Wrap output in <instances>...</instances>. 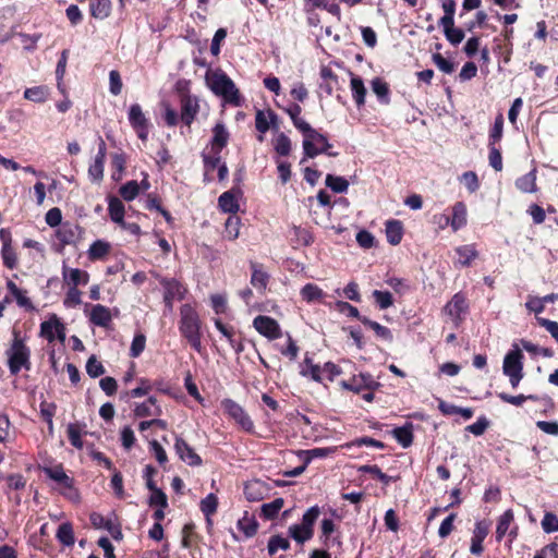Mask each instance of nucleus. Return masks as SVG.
I'll return each mask as SVG.
<instances>
[{
  "label": "nucleus",
  "instance_id": "1",
  "mask_svg": "<svg viewBox=\"0 0 558 558\" xmlns=\"http://www.w3.org/2000/svg\"><path fill=\"white\" fill-rule=\"evenodd\" d=\"M203 322L198 312L191 304L185 303L180 307L179 331L183 339L187 341L193 350L202 354L204 347L202 344L203 338Z\"/></svg>",
  "mask_w": 558,
  "mask_h": 558
},
{
  "label": "nucleus",
  "instance_id": "2",
  "mask_svg": "<svg viewBox=\"0 0 558 558\" xmlns=\"http://www.w3.org/2000/svg\"><path fill=\"white\" fill-rule=\"evenodd\" d=\"M12 341L5 350L7 364L11 375L16 376L22 369L31 371V348L26 344V338L21 331L13 329Z\"/></svg>",
  "mask_w": 558,
  "mask_h": 558
},
{
  "label": "nucleus",
  "instance_id": "3",
  "mask_svg": "<svg viewBox=\"0 0 558 558\" xmlns=\"http://www.w3.org/2000/svg\"><path fill=\"white\" fill-rule=\"evenodd\" d=\"M206 85L216 95L221 97L225 102L239 107L242 104V97L234 82L220 69H209L205 74Z\"/></svg>",
  "mask_w": 558,
  "mask_h": 558
},
{
  "label": "nucleus",
  "instance_id": "4",
  "mask_svg": "<svg viewBox=\"0 0 558 558\" xmlns=\"http://www.w3.org/2000/svg\"><path fill=\"white\" fill-rule=\"evenodd\" d=\"M301 133L304 136L303 150L306 157L315 158L319 154H327L331 157H336L338 155V153L329 151L332 145L329 143L327 136L313 129L311 124Z\"/></svg>",
  "mask_w": 558,
  "mask_h": 558
},
{
  "label": "nucleus",
  "instance_id": "5",
  "mask_svg": "<svg viewBox=\"0 0 558 558\" xmlns=\"http://www.w3.org/2000/svg\"><path fill=\"white\" fill-rule=\"evenodd\" d=\"M41 470L48 478L59 485V490L62 496L70 500H76L78 498V490L74 487V478L65 473L62 463L53 466H43Z\"/></svg>",
  "mask_w": 558,
  "mask_h": 558
},
{
  "label": "nucleus",
  "instance_id": "6",
  "mask_svg": "<svg viewBox=\"0 0 558 558\" xmlns=\"http://www.w3.org/2000/svg\"><path fill=\"white\" fill-rule=\"evenodd\" d=\"M221 408L225 414L234 421V423L248 434L255 433V425L248 413L242 405L232 399L226 398L221 401Z\"/></svg>",
  "mask_w": 558,
  "mask_h": 558
},
{
  "label": "nucleus",
  "instance_id": "7",
  "mask_svg": "<svg viewBox=\"0 0 558 558\" xmlns=\"http://www.w3.org/2000/svg\"><path fill=\"white\" fill-rule=\"evenodd\" d=\"M469 301L463 292H457L442 307V313L447 315L454 328H459L469 313Z\"/></svg>",
  "mask_w": 558,
  "mask_h": 558
},
{
  "label": "nucleus",
  "instance_id": "8",
  "mask_svg": "<svg viewBox=\"0 0 558 558\" xmlns=\"http://www.w3.org/2000/svg\"><path fill=\"white\" fill-rule=\"evenodd\" d=\"M159 283L163 289V303L169 312L173 310V301L184 299L186 288L175 278L161 277Z\"/></svg>",
  "mask_w": 558,
  "mask_h": 558
},
{
  "label": "nucleus",
  "instance_id": "9",
  "mask_svg": "<svg viewBox=\"0 0 558 558\" xmlns=\"http://www.w3.org/2000/svg\"><path fill=\"white\" fill-rule=\"evenodd\" d=\"M128 119L130 125L135 131L137 137L142 141H147L150 129V122L143 112L141 105L133 104L130 106Z\"/></svg>",
  "mask_w": 558,
  "mask_h": 558
},
{
  "label": "nucleus",
  "instance_id": "10",
  "mask_svg": "<svg viewBox=\"0 0 558 558\" xmlns=\"http://www.w3.org/2000/svg\"><path fill=\"white\" fill-rule=\"evenodd\" d=\"M340 386L349 391L361 393L364 390H374L379 386L371 374L360 373L357 375H353L348 380H341Z\"/></svg>",
  "mask_w": 558,
  "mask_h": 558
},
{
  "label": "nucleus",
  "instance_id": "11",
  "mask_svg": "<svg viewBox=\"0 0 558 558\" xmlns=\"http://www.w3.org/2000/svg\"><path fill=\"white\" fill-rule=\"evenodd\" d=\"M253 327L258 331V333L270 340H276L282 337L280 325L270 316H256L253 320Z\"/></svg>",
  "mask_w": 558,
  "mask_h": 558
},
{
  "label": "nucleus",
  "instance_id": "12",
  "mask_svg": "<svg viewBox=\"0 0 558 558\" xmlns=\"http://www.w3.org/2000/svg\"><path fill=\"white\" fill-rule=\"evenodd\" d=\"M180 119L184 125L190 128L199 112V100L196 96L183 95L182 99L180 100Z\"/></svg>",
  "mask_w": 558,
  "mask_h": 558
},
{
  "label": "nucleus",
  "instance_id": "13",
  "mask_svg": "<svg viewBox=\"0 0 558 558\" xmlns=\"http://www.w3.org/2000/svg\"><path fill=\"white\" fill-rule=\"evenodd\" d=\"M83 229L78 223L63 222L57 230L56 236L62 246L75 244L82 236Z\"/></svg>",
  "mask_w": 558,
  "mask_h": 558
},
{
  "label": "nucleus",
  "instance_id": "14",
  "mask_svg": "<svg viewBox=\"0 0 558 558\" xmlns=\"http://www.w3.org/2000/svg\"><path fill=\"white\" fill-rule=\"evenodd\" d=\"M251 268V284L257 290L260 295H264L270 280V275L265 270L263 264L250 262Z\"/></svg>",
  "mask_w": 558,
  "mask_h": 558
},
{
  "label": "nucleus",
  "instance_id": "15",
  "mask_svg": "<svg viewBox=\"0 0 558 558\" xmlns=\"http://www.w3.org/2000/svg\"><path fill=\"white\" fill-rule=\"evenodd\" d=\"M523 353L517 344H513V349L510 350L505 359L502 371L506 376L510 374H521L523 373Z\"/></svg>",
  "mask_w": 558,
  "mask_h": 558
},
{
  "label": "nucleus",
  "instance_id": "16",
  "mask_svg": "<svg viewBox=\"0 0 558 558\" xmlns=\"http://www.w3.org/2000/svg\"><path fill=\"white\" fill-rule=\"evenodd\" d=\"M62 279L68 287L77 288L78 286H86L88 283L89 274L80 268H70L63 262Z\"/></svg>",
  "mask_w": 558,
  "mask_h": 558
},
{
  "label": "nucleus",
  "instance_id": "17",
  "mask_svg": "<svg viewBox=\"0 0 558 558\" xmlns=\"http://www.w3.org/2000/svg\"><path fill=\"white\" fill-rule=\"evenodd\" d=\"M174 448L180 459L191 466H199L203 463L202 458L195 450L181 437L175 438Z\"/></svg>",
  "mask_w": 558,
  "mask_h": 558
},
{
  "label": "nucleus",
  "instance_id": "18",
  "mask_svg": "<svg viewBox=\"0 0 558 558\" xmlns=\"http://www.w3.org/2000/svg\"><path fill=\"white\" fill-rule=\"evenodd\" d=\"M88 319L95 326L108 328L112 322V314L109 307L95 304L90 306Z\"/></svg>",
  "mask_w": 558,
  "mask_h": 558
},
{
  "label": "nucleus",
  "instance_id": "19",
  "mask_svg": "<svg viewBox=\"0 0 558 558\" xmlns=\"http://www.w3.org/2000/svg\"><path fill=\"white\" fill-rule=\"evenodd\" d=\"M450 227L453 232L462 229L468 223V208L464 202H456L449 216Z\"/></svg>",
  "mask_w": 558,
  "mask_h": 558
},
{
  "label": "nucleus",
  "instance_id": "20",
  "mask_svg": "<svg viewBox=\"0 0 558 558\" xmlns=\"http://www.w3.org/2000/svg\"><path fill=\"white\" fill-rule=\"evenodd\" d=\"M229 138L230 133L226 125L222 122L216 123L213 128V137L210 140L211 151H222V149L227 147Z\"/></svg>",
  "mask_w": 558,
  "mask_h": 558
},
{
  "label": "nucleus",
  "instance_id": "21",
  "mask_svg": "<svg viewBox=\"0 0 558 558\" xmlns=\"http://www.w3.org/2000/svg\"><path fill=\"white\" fill-rule=\"evenodd\" d=\"M350 87L352 92V97L355 101L356 107L361 108L365 105V97L367 94L366 87L364 85L362 77L355 75L352 72H350Z\"/></svg>",
  "mask_w": 558,
  "mask_h": 558
},
{
  "label": "nucleus",
  "instance_id": "22",
  "mask_svg": "<svg viewBox=\"0 0 558 558\" xmlns=\"http://www.w3.org/2000/svg\"><path fill=\"white\" fill-rule=\"evenodd\" d=\"M266 485L259 480H253L244 485V496L248 501H260L266 495Z\"/></svg>",
  "mask_w": 558,
  "mask_h": 558
},
{
  "label": "nucleus",
  "instance_id": "23",
  "mask_svg": "<svg viewBox=\"0 0 558 558\" xmlns=\"http://www.w3.org/2000/svg\"><path fill=\"white\" fill-rule=\"evenodd\" d=\"M456 253L459 258L454 263L456 266L469 267L478 257V252L474 244H465L458 246Z\"/></svg>",
  "mask_w": 558,
  "mask_h": 558
},
{
  "label": "nucleus",
  "instance_id": "24",
  "mask_svg": "<svg viewBox=\"0 0 558 558\" xmlns=\"http://www.w3.org/2000/svg\"><path fill=\"white\" fill-rule=\"evenodd\" d=\"M108 201V214L114 223L118 226L124 221V215H125V207L123 202L113 195H109L107 197Z\"/></svg>",
  "mask_w": 558,
  "mask_h": 558
},
{
  "label": "nucleus",
  "instance_id": "25",
  "mask_svg": "<svg viewBox=\"0 0 558 558\" xmlns=\"http://www.w3.org/2000/svg\"><path fill=\"white\" fill-rule=\"evenodd\" d=\"M128 156L124 151L120 150L111 155V179L114 182H119L123 178V173L126 169Z\"/></svg>",
  "mask_w": 558,
  "mask_h": 558
},
{
  "label": "nucleus",
  "instance_id": "26",
  "mask_svg": "<svg viewBox=\"0 0 558 558\" xmlns=\"http://www.w3.org/2000/svg\"><path fill=\"white\" fill-rule=\"evenodd\" d=\"M218 206L223 213L236 215L239 211V202L234 189L223 192L218 198Z\"/></svg>",
  "mask_w": 558,
  "mask_h": 558
},
{
  "label": "nucleus",
  "instance_id": "27",
  "mask_svg": "<svg viewBox=\"0 0 558 558\" xmlns=\"http://www.w3.org/2000/svg\"><path fill=\"white\" fill-rule=\"evenodd\" d=\"M386 238L391 245H398L403 238V225L400 220L391 219L386 222Z\"/></svg>",
  "mask_w": 558,
  "mask_h": 558
},
{
  "label": "nucleus",
  "instance_id": "28",
  "mask_svg": "<svg viewBox=\"0 0 558 558\" xmlns=\"http://www.w3.org/2000/svg\"><path fill=\"white\" fill-rule=\"evenodd\" d=\"M514 523V514L512 509L506 510L497 521L496 527V541L501 542V539L506 536L507 532Z\"/></svg>",
  "mask_w": 558,
  "mask_h": 558
},
{
  "label": "nucleus",
  "instance_id": "29",
  "mask_svg": "<svg viewBox=\"0 0 558 558\" xmlns=\"http://www.w3.org/2000/svg\"><path fill=\"white\" fill-rule=\"evenodd\" d=\"M282 110L289 116L292 121V124L296 130L302 132L306 126L310 125L302 117V107L298 102H292L288 107L282 108Z\"/></svg>",
  "mask_w": 558,
  "mask_h": 558
},
{
  "label": "nucleus",
  "instance_id": "30",
  "mask_svg": "<svg viewBox=\"0 0 558 558\" xmlns=\"http://www.w3.org/2000/svg\"><path fill=\"white\" fill-rule=\"evenodd\" d=\"M444 29L446 39L452 45L458 46L465 37L463 29L456 27L454 21L438 24Z\"/></svg>",
  "mask_w": 558,
  "mask_h": 558
},
{
  "label": "nucleus",
  "instance_id": "31",
  "mask_svg": "<svg viewBox=\"0 0 558 558\" xmlns=\"http://www.w3.org/2000/svg\"><path fill=\"white\" fill-rule=\"evenodd\" d=\"M89 13L97 20L107 19L111 13V0H90Z\"/></svg>",
  "mask_w": 558,
  "mask_h": 558
},
{
  "label": "nucleus",
  "instance_id": "32",
  "mask_svg": "<svg viewBox=\"0 0 558 558\" xmlns=\"http://www.w3.org/2000/svg\"><path fill=\"white\" fill-rule=\"evenodd\" d=\"M392 435L403 448H409L414 438L412 423H407L403 426L393 428Z\"/></svg>",
  "mask_w": 558,
  "mask_h": 558
},
{
  "label": "nucleus",
  "instance_id": "33",
  "mask_svg": "<svg viewBox=\"0 0 558 558\" xmlns=\"http://www.w3.org/2000/svg\"><path fill=\"white\" fill-rule=\"evenodd\" d=\"M56 538L65 547H72L75 543L73 525L70 522L61 523L57 530Z\"/></svg>",
  "mask_w": 558,
  "mask_h": 558
},
{
  "label": "nucleus",
  "instance_id": "34",
  "mask_svg": "<svg viewBox=\"0 0 558 558\" xmlns=\"http://www.w3.org/2000/svg\"><path fill=\"white\" fill-rule=\"evenodd\" d=\"M371 86L380 104L388 105L390 102V88L386 81L375 77L372 80Z\"/></svg>",
  "mask_w": 558,
  "mask_h": 558
},
{
  "label": "nucleus",
  "instance_id": "35",
  "mask_svg": "<svg viewBox=\"0 0 558 558\" xmlns=\"http://www.w3.org/2000/svg\"><path fill=\"white\" fill-rule=\"evenodd\" d=\"M236 526L245 537L250 538L256 535L259 524L254 517H250L248 512L245 511L244 515L238 520Z\"/></svg>",
  "mask_w": 558,
  "mask_h": 558
},
{
  "label": "nucleus",
  "instance_id": "36",
  "mask_svg": "<svg viewBox=\"0 0 558 558\" xmlns=\"http://www.w3.org/2000/svg\"><path fill=\"white\" fill-rule=\"evenodd\" d=\"M284 505L283 498H276L270 502L263 504L260 507V517L264 520H274L278 517Z\"/></svg>",
  "mask_w": 558,
  "mask_h": 558
},
{
  "label": "nucleus",
  "instance_id": "37",
  "mask_svg": "<svg viewBox=\"0 0 558 558\" xmlns=\"http://www.w3.org/2000/svg\"><path fill=\"white\" fill-rule=\"evenodd\" d=\"M361 323L364 326L371 328L378 338H380L387 342H392L393 336H392L391 330L388 327L383 326L379 323L369 319L368 317L361 318Z\"/></svg>",
  "mask_w": 558,
  "mask_h": 558
},
{
  "label": "nucleus",
  "instance_id": "38",
  "mask_svg": "<svg viewBox=\"0 0 558 558\" xmlns=\"http://www.w3.org/2000/svg\"><path fill=\"white\" fill-rule=\"evenodd\" d=\"M290 541L281 534L270 536L267 544V551L270 557L275 556L278 550L287 551L290 549Z\"/></svg>",
  "mask_w": 558,
  "mask_h": 558
},
{
  "label": "nucleus",
  "instance_id": "39",
  "mask_svg": "<svg viewBox=\"0 0 558 558\" xmlns=\"http://www.w3.org/2000/svg\"><path fill=\"white\" fill-rule=\"evenodd\" d=\"M302 300L307 303L322 302L325 293L315 283H306L300 291Z\"/></svg>",
  "mask_w": 558,
  "mask_h": 558
},
{
  "label": "nucleus",
  "instance_id": "40",
  "mask_svg": "<svg viewBox=\"0 0 558 558\" xmlns=\"http://www.w3.org/2000/svg\"><path fill=\"white\" fill-rule=\"evenodd\" d=\"M288 535L298 544L303 545L305 542L312 539L314 530L303 527L300 524H292L288 529Z\"/></svg>",
  "mask_w": 558,
  "mask_h": 558
},
{
  "label": "nucleus",
  "instance_id": "41",
  "mask_svg": "<svg viewBox=\"0 0 558 558\" xmlns=\"http://www.w3.org/2000/svg\"><path fill=\"white\" fill-rule=\"evenodd\" d=\"M48 96L49 89L45 85L29 87L24 90V98L36 104L45 102Z\"/></svg>",
  "mask_w": 558,
  "mask_h": 558
},
{
  "label": "nucleus",
  "instance_id": "42",
  "mask_svg": "<svg viewBox=\"0 0 558 558\" xmlns=\"http://www.w3.org/2000/svg\"><path fill=\"white\" fill-rule=\"evenodd\" d=\"M291 241L299 246H310L314 242V236L308 229L294 226Z\"/></svg>",
  "mask_w": 558,
  "mask_h": 558
},
{
  "label": "nucleus",
  "instance_id": "43",
  "mask_svg": "<svg viewBox=\"0 0 558 558\" xmlns=\"http://www.w3.org/2000/svg\"><path fill=\"white\" fill-rule=\"evenodd\" d=\"M515 186L523 193H534L536 187V173L535 170L527 172L515 181Z\"/></svg>",
  "mask_w": 558,
  "mask_h": 558
},
{
  "label": "nucleus",
  "instance_id": "44",
  "mask_svg": "<svg viewBox=\"0 0 558 558\" xmlns=\"http://www.w3.org/2000/svg\"><path fill=\"white\" fill-rule=\"evenodd\" d=\"M138 384L140 385L136 388L121 393V399L141 398L148 395L149 391L153 389L151 381L148 378H138Z\"/></svg>",
  "mask_w": 558,
  "mask_h": 558
},
{
  "label": "nucleus",
  "instance_id": "45",
  "mask_svg": "<svg viewBox=\"0 0 558 558\" xmlns=\"http://www.w3.org/2000/svg\"><path fill=\"white\" fill-rule=\"evenodd\" d=\"M110 252V244L102 240L94 241L88 248V258L90 260L102 259Z\"/></svg>",
  "mask_w": 558,
  "mask_h": 558
},
{
  "label": "nucleus",
  "instance_id": "46",
  "mask_svg": "<svg viewBox=\"0 0 558 558\" xmlns=\"http://www.w3.org/2000/svg\"><path fill=\"white\" fill-rule=\"evenodd\" d=\"M304 365L302 366V369H301V374L303 376H308L311 377L313 380L317 381V383H322L323 381V372H322V368L314 364L313 363V360L311 357H308L307 355L305 356L304 359Z\"/></svg>",
  "mask_w": 558,
  "mask_h": 558
},
{
  "label": "nucleus",
  "instance_id": "47",
  "mask_svg": "<svg viewBox=\"0 0 558 558\" xmlns=\"http://www.w3.org/2000/svg\"><path fill=\"white\" fill-rule=\"evenodd\" d=\"M241 219L236 215H230L225 223L226 238L229 241H234L240 234Z\"/></svg>",
  "mask_w": 558,
  "mask_h": 558
},
{
  "label": "nucleus",
  "instance_id": "48",
  "mask_svg": "<svg viewBox=\"0 0 558 558\" xmlns=\"http://www.w3.org/2000/svg\"><path fill=\"white\" fill-rule=\"evenodd\" d=\"M221 151H211L209 154H206L205 151L202 153V159L204 163V170H205V181L207 180L206 177L209 172L214 171L220 163H221Z\"/></svg>",
  "mask_w": 558,
  "mask_h": 558
},
{
  "label": "nucleus",
  "instance_id": "49",
  "mask_svg": "<svg viewBox=\"0 0 558 558\" xmlns=\"http://www.w3.org/2000/svg\"><path fill=\"white\" fill-rule=\"evenodd\" d=\"M119 194L122 199L131 202L135 199L140 194V184L135 180L128 181L119 189Z\"/></svg>",
  "mask_w": 558,
  "mask_h": 558
},
{
  "label": "nucleus",
  "instance_id": "50",
  "mask_svg": "<svg viewBox=\"0 0 558 558\" xmlns=\"http://www.w3.org/2000/svg\"><path fill=\"white\" fill-rule=\"evenodd\" d=\"M89 521H90V524L93 525L94 529H105L107 530L109 533L113 530V527L117 525V523L110 519V518H105L101 513L99 512H92L89 514Z\"/></svg>",
  "mask_w": 558,
  "mask_h": 558
},
{
  "label": "nucleus",
  "instance_id": "51",
  "mask_svg": "<svg viewBox=\"0 0 558 558\" xmlns=\"http://www.w3.org/2000/svg\"><path fill=\"white\" fill-rule=\"evenodd\" d=\"M218 505V497L210 493L201 500L199 509L205 517H211L217 512Z\"/></svg>",
  "mask_w": 558,
  "mask_h": 558
},
{
  "label": "nucleus",
  "instance_id": "52",
  "mask_svg": "<svg viewBox=\"0 0 558 558\" xmlns=\"http://www.w3.org/2000/svg\"><path fill=\"white\" fill-rule=\"evenodd\" d=\"M1 258L3 262L4 267H7L10 270H13L17 268L19 266V258L17 253L13 245L1 247Z\"/></svg>",
  "mask_w": 558,
  "mask_h": 558
},
{
  "label": "nucleus",
  "instance_id": "53",
  "mask_svg": "<svg viewBox=\"0 0 558 558\" xmlns=\"http://www.w3.org/2000/svg\"><path fill=\"white\" fill-rule=\"evenodd\" d=\"M66 435L70 444L76 449H82L84 444L82 440V428L77 423H70L66 427Z\"/></svg>",
  "mask_w": 558,
  "mask_h": 558
},
{
  "label": "nucleus",
  "instance_id": "54",
  "mask_svg": "<svg viewBox=\"0 0 558 558\" xmlns=\"http://www.w3.org/2000/svg\"><path fill=\"white\" fill-rule=\"evenodd\" d=\"M274 148L279 156L287 157L291 153V140L281 132L274 141Z\"/></svg>",
  "mask_w": 558,
  "mask_h": 558
},
{
  "label": "nucleus",
  "instance_id": "55",
  "mask_svg": "<svg viewBox=\"0 0 558 558\" xmlns=\"http://www.w3.org/2000/svg\"><path fill=\"white\" fill-rule=\"evenodd\" d=\"M135 417L160 416L162 414L161 407L150 408L145 401L136 403L133 409Z\"/></svg>",
  "mask_w": 558,
  "mask_h": 558
},
{
  "label": "nucleus",
  "instance_id": "56",
  "mask_svg": "<svg viewBox=\"0 0 558 558\" xmlns=\"http://www.w3.org/2000/svg\"><path fill=\"white\" fill-rule=\"evenodd\" d=\"M326 185L329 189H331L335 193H344L349 187V182L343 177L327 174Z\"/></svg>",
  "mask_w": 558,
  "mask_h": 558
},
{
  "label": "nucleus",
  "instance_id": "57",
  "mask_svg": "<svg viewBox=\"0 0 558 558\" xmlns=\"http://www.w3.org/2000/svg\"><path fill=\"white\" fill-rule=\"evenodd\" d=\"M504 130V117L499 114L496 117L493 128L489 131L488 146H496L501 141Z\"/></svg>",
  "mask_w": 558,
  "mask_h": 558
},
{
  "label": "nucleus",
  "instance_id": "58",
  "mask_svg": "<svg viewBox=\"0 0 558 558\" xmlns=\"http://www.w3.org/2000/svg\"><path fill=\"white\" fill-rule=\"evenodd\" d=\"M56 319H58L57 315H52L48 320H45L40 324V336L48 342H52L56 339Z\"/></svg>",
  "mask_w": 558,
  "mask_h": 558
},
{
  "label": "nucleus",
  "instance_id": "59",
  "mask_svg": "<svg viewBox=\"0 0 558 558\" xmlns=\"http://www.w3.org/2000/svg\"><path fill=\"white\" fill-rule=\"evenodd\" d=\"M319 514L320 509L318 506L308 508L303 514L300 525L310 530H314L315 522L317 521Z\"/></svg>",
  "mask_w": 558,
  "mask_h": 558
},
{
  "label": "nucleus",
  "instance_id": "60",
  "mask_svg": "<svg viewBox=\"0 0 558 558\" xmlns=\"http://www.w3.org/2000/svg\"><path fill=\"white\" fill-rule=\"evenodd\" d=\"M373 298L380 310H386L393 304V296L389 291L374 290Z\"/></svg>",
  "mask_w": 558,
  "mask_h": 558
},
{
  "label": "nucleus",
  "instance_id": "61",
  "mask_svg": "<svg viewBox=\"0 0 558 558\" xmlns=\"http://www.w3.org/2000/svg\"><path fill=\"white\" fill-rule=\"evenodd\" d=\"M149 490L151 492V494L148 498V505L150 507H160V508L168 507V497L160 488L155 487Z\"/></svg>",
  "mask_w": 558,
  "mask_h": 558
},
{
  "label": "nucleus",
  "instance_id": "62",
  "mask_svg": "<svg viewBox=\"0 0 558 558\" xmlns=\"http://www.w3.org/2000/svg\"><path fill=\"white\" fill-rule=\"evenodd\" d=\"M81 295H82V292L78 290V288H74V287L70 288L69 287V289L65 293L64 300H63V305L66 308H74V307L78 306L82 303Z\"/></svg>",
  "mask_w": 558,
  "mask_h": 558
},
{
  "label": "nucleus",
  "instance_id": "63",
  "mask_svg": "<svg viewBox=\"0 0 558 558\" xmlns=\"http://www.w3.org/2000/svg\"><path fill=\"white\" fill-rule=\"evenodd\" d=\"M214 324L215 327L222 333V336L227 338L230 345L239 338L234 327L223 324L221 319H214Z\"/></svg>",
  "mask_w": 558,
  "mask_h": 558
},
{
  "label": "nucleus",
  "instance_id": "64",
  "mask_svg": "<svg viewBox=\"0 0 558 558\" xmlns=\"http://www.w3.org/2000/svg\"><path fill=\"white\" fill-rule=\"evenodd\" d=\"M86 372L92 378H97L105 374L106 369L101 362L95 355H92L86 362Z\"/></svg>",
  "mask_w": 558,
  "mask_h": 558
}]
</instances>
